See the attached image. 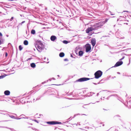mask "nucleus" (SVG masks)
<instances>
[{"instance_id": "obj_10", "label": "nucleus", "mask_w": 131, "mask_h": 131, "mask_svg": "<svg viewBox=\"0 0 131 131\" xmlns=\"http://www.w3.org/2000/svg\"><path fill=\"white\" fill-rule=\"evenodd\" d=\"M56 39V37L54 36H52L50 38L51 40L52 41H54Z\"/></svg>"}, {"instance_id": "obj_23", "label": "nucleus", "mask_w": 131, "mask_h": 131, "mask_svg": "<svg viewBox=\"0 0 131 131\" xmlns=\"http://www.w3.org/2000/svg\"><path fill=\"white\" fill-rule=\"evenodd\" d=\"M3 43V42L1 40H0V45H1Z\"/></svg>"}, {"instance_id": "obj_26", "label": "nucleus", "mask_w": 131, "mask_h": 131, "mask_svg": "<svg viewBox=\"0 0 131 131\" xmlns=\"http://www.w3.org/2000/svg\"><path fill=\"white\" fill-rule=\"evenodd\" d=\"M25 21H22L21 23V24H22L24 23H25Z\"/></svg>"}, {"instance_id": "obj_6", "label": "nucleus", "mask_w": 131, "mask_h": 131, "mask_svg": "<svg viewBox=\"0 0 131 131\" xmlns=\"http://www.w3.org/2000/svg\"><path fill=\"white\" fill-rule=\"evenodd\" d=\"M47 124L50 125H54L56 124H61V123L57 121H51L47 122Z\"/></svg>"}, {"instance_id": "obj_30", "label": "nucleus", "mask_w": 131, "mask_h": 131, "mask_svg": "<svg viewBox=\"0 0 131 131\" xmlns=\"http://www.w3.org/2000/svg\"><path fill=\"white\" fill-rule=\"evenodd\" d=\"M10 1H13V0H10Z\"/></svg>"}, {"instance_id": "obj_27", "label": "nucleus", "mask_w": 131, "mask_h": 131, "mask_svg": "<svg viewBox=\"0 0 131 131\" xmlns=\"http://www.w3.org/2000/svg\"><path fill=\"white\" fill-rule=\"evenodd\" d=\"M7 56V52H6L5 53V56L6 57Z\"/></svg>"}, {"instance_id": "obj_28", "label": "nucleus", "mask_w": 131, "mask_h": 131, "mask_svg": "<svg viewBox=\"0 0 131 131\" xmlns=\"http://www.w3.org/2000/svg\"><path fill=\"white\" fill-rule=\"evenodd\" d=\"M124 12H128V11H124Z\"/></svg>"}, {"instance_id": "obj_8", "label": "nucleus", "mask_w": 131, "mask_h": 131, "mask_svg": "<svg viewBox=\"0 0 131 131\" xmlns=\"http://www.w3.org/2000/svg\"><path fill=\"white\" fill-rule=\"evenodd\" d=\"M91 43L93 47L96 44V40L95 38H92L91 39Z\"/></svg>"}, {"instance_id": "obj_24", "label": "nucleus", "mask_w": 131, "mask_h": 131, "mask_svg": "<svg viewBox=\"0 0 131 131\" xmlns=\"http://www.w3.org/2000/svg\"><path fill=\"white\" fill-rule=\"evenodd\" d=\"M3 35L2 33L1 32H0V36H2Z\"/></svg>"}, {"instance_id": "obj_11", "label": "nucleus", "mask_w": 131, "mask_h": 131, "mask_svg": "<svg viewBox=\"0 0 131 131\" xmlns=\"http://www.w3.org/2000/svg\"><path fill=\"white\" fill-rule=\"evenodd\" d=\"M59 56L60 57H63L64 56V54L63 52H61L59 54Z\"/></svg>"}, {"instance_id": "obj_3", "label": "nucleus", "mask_w": 131, "mask_h": 131, "mask_svg": "<svg viewBox=\"0 0 131 131\" xmlns=\"http://www.w3.org/2000/svg\"><path fill=\"white\" fill-rule=\"evenodd\" d=\"M102 74V72L100 70H98L94 73L95 78L96 79H98L101 77Z\"/></svg>"}, {"instance_id": "obj_19", "label": "nucleus", "mask_w": 131, "mask_h": 131, "mask_svg": "<svg viewBox=\"0 0 131 131\" xmlns=\"http://www.w3.org/2000/svg\"><path fill=\"white\" fill-rule=\"evenodd\" d=\"M125 58V57L124 56L121 59H120V60H119L120 61H121V60H123V59Z\"/></svg>"}, {"instance_id": "obj_21", "label": "nucleus", "mask_w": 131, "mask_h": 131, "mask_svg": "<svg viewBox=\"0 0 131 131\" xmlns=\"http://www.w3.org/2000/svg\"><path fill=\"white\" fill-rule=\"evenodd\" d=\"M64 61H68V60L67 59H64Z\"/></svg>"}, {"instance_id": "obj_25", "label": "nucleus", "mask_w": 131, "mask_h": 131, "mask_svg": "<svg viewBox=\"0 0 131 131\" xmlns=\"http://www.w3.org/2000/svg\"><path fill=\"white\" fill-rule=\"evenodd\" d=\"M34 121H35L37 122V123H38V122L36 120H34Z\"/></svg>"}, {"instance_id": "obj_29", "label": "nucleus", "mask_w": 131, "mask_h": 131, "mask_svg": "<svg viewBox=\"0 0 131 131\" xmlns=\"http://www.w3.org/2000/svg\"><path fill=\"white\" fill-rule=\"evenodd\" d=\"M71 57H73V56H72V55H71Z\"/></svg>"}, {"instance_id": "obj_5", "label": "nucleus", "mask_w": 131, "mask_h": 131, "mask_svg": "<svg viewBox=\"0 0 131 131\" xmlns=\"http://www.w3.org/2000/svg\"><path fill=\"white\" fill-rule=\"evenodd\" d=\"M90 79L86 78H83L78 79L76 82H82L89 80Z\"/></svg>"}, {"instance_id": "obj_12", "label": "nucleus", "mask_w": 131, "mask_h": 131, "mask_svg": "<svg viewBox=\"0 0 131 131\" xmlns=\"http://www.w3.org/2000/svg\"><path fill=\"white\" fill-rule=\"evenodd\" d=\"M36 64L34 63H32L30 64V66L31 67L34 68L36 67Z\"/></svg>"}, {"instance_id": "obj_13", "label": "nucleus", "mask_w": 131, "mask_h": 131, "mask_svg": "<svg viewBox=\"0 0 131 131\" xmlns=\"http://www.w3.org/2000/svg\"><path fill=\"white\" fill-rule=\"evenodd\" d=\"M79 54L80 56H82L83 54V52L82 51H80L79 52Z\"/></svg>"}, {"instance_id": "obj_22", "label": "nucleus", "mask_w": 131, "mask_h": 131, "mask_svg": "<svg viewBox=\"0 0 131 131\" xmlns=\"http://www.w3.org/2000/svg\"><path fill=\"white\" fill-rule=\"evenodd\" d=\"M108 19H105V23H106V22H107V21H108Z\"/></svg>"}, {"instance_id": "obj_18", "label": "nucleus", "mask_w": 131, "mask_h": 131, "mask_svg": "<svg viewBox=\"0 0 131 131\" xmlns=\"http://www.w3.org/2000/svg\"><path fill=\"white\" fill-rule=\"evenodd\" d=\"M63 42L65 44H67L68 43V41L66 40H64L63 41Z\"/></svg>"}, {"instance_id": "obj_2", "label": "nucleus", "mask_w": 131, "mask_h": 131, "mask_svg": "<svg viewBox=\"0 0 131 131\" xmlns=\"http://www.w3.org/2000/svg\"><path fill=\"white\" fill-rule=\"evenodd\" d=\"M35 46L37 47V50L39 52L41 51L44 48L43 44L40 40H37L36 41Z\"/></svg>"}, {"instance_id": "obj_15", "label": "nucleus", "mask_w": 131, "mask_h": 131, "mask_svg": "<svg viewBox=\"0 0 131 131\" xmlns=\"http://www.w3.org/2000/svg\"><path fill=\"white\" fill-rule=\"evenodd\" d=\"M31 33L32 34H34L35 33V31L34 30L32 29L31 31Z\"/></svg>"}, {"instance_id": "obj_4", "label": "nucleus", "mask_w": 131, "mask_h": 131, "mask_svg": "<svg viewBox=\"0 0 131 131\" xmlns=\"http://www.w3.org/2000/svg\"><path fill=\"white\" fill-rule=\"evenodd\" d=\"M85 51L88 52L90 51L91 50V45L89 43H87L85 45Z\"/></svg>"}, {"instance_id": "obj_9", "label": "nucleus", "mask_w": 131, "mask_h": 131, "mask_svg": "<svg viewBox=\"0 0 131 131\" xmlns=\"http://www.w3.org/2000/svg\"><path fill=\"white\" fill-rule=\"evenodd\" d=\"M10 92L8 90L5 91L4 92L5 95H9L10 94Z\"/></svg>"}, {"instance_id": "obj_17", "label": "nucleus", "mask_w": 131, "mask_h": 131, "mask_svg": "<svg viewBox=\"0 0 131 131\" xmlns=\"http://www.w3.org/2000/svg\"><path fill=\"white\" fill-rule=\"evenodd\" d=\"M19 48L20 50L21 51L23 49V47H22L21 45H20L19 46Z\"/></svg>"}, {"instance_id": "obj_20", "label": "nucleus", "mask_w": 131, "mask_h": 131, "mask_svg": "<svg viewBox=\"0 0 131 131\" xmlns=\"http://www.w3.org/2000/svg\"><path fill=\"white\" fill-rule=\"evenodd\" d=\"M13 18H14V17H12L10 19V21H12L13 19Z\"/></svg>"}, {"instance_id": "obj_16", "label": "nucleus", "mask_w": 131, "mask_h": 131, "mask_svg": "<svg viewBox=\"0 0 131 131\" xmlns=\"http://www.w3.org/2000/svg\"><path fill=\"white\" fill-rule=\"evenodd\" d=\"M7 75H2L1 76H0V79L2 78H3L5 77Z\"/></svg>"}, {"instance_id": "obj_14", "label": "nucleus", "mask_w": 131, "mask_h": 131, "mask_svg": "<svg viewBox=\"0 0 131 131\" xmlns=\"http://www.w3.org/2000/svg\"><path fill=\"white\" fill-rule=\"evenodd\" d=\"M24 44L25 45H27L28 44V42L27 40H25L24 42Z\"/></svg>"}, {"instance_id": "obj_7", "label": "nucleus", "mask_w": 131, "mask_h": 131, "mask_svg": "<svg viewBox=\"0 0 131 131\" xmlns=\"http://www.w3.org/2000/svg\"><path fill=\"white\" fill-rule=\"evenodd\" d=\"M123 63V62L122 61H118L116 63L114 67H116L120 66L122 65Z\"/></svg>"}, {"instance_id": "obj_1", "label": "nucleus", "mask_w": 131, "mask_h": 131, "mask_svg": "<svg viewBox=\"0 0 131 131\" xmlns=\"http://www.w3.org/2000/svg\"><path fill=\"white\" fill-rule=\"evenodd\" d=\"M100 23L96 24L92 26L89 27L86 30V32L87 34H89L90 32L93 30H95L97 29L98 28L101 27L102 25H100Z\"/></svg>"}]
</instances>
